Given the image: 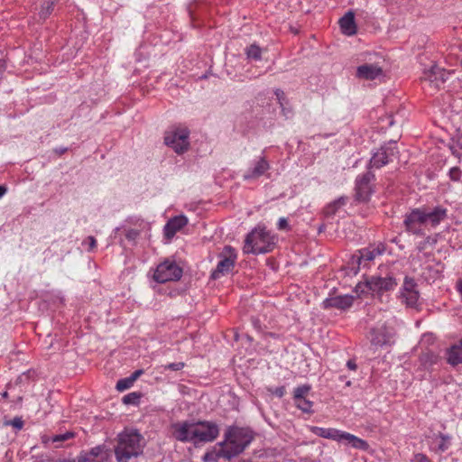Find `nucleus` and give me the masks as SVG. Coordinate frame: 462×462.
I'll list each match as a JSON object with an SVG mask.
<instances>
[{"instance_id":"obj_1","label":"nucleus","mask_w":462,"mask_h":462,"mask_svg":"<svg viewBox=\"0 0 462 462\" xmlns=\"http://www.w3.org/2000/svg\"><path fill=\"white\" fill-rule=\"evenodd\" d=\"M142 437L137 432H123L118 436L115 448L117 462H129L142 453Z\"/></svg>"},{"instance_id":"obj_2","label":"nucleus","mask_w":462,"mask_h":462,"mask_svg":"<svg viewBox=\"0 0 462 462\" xmlns=\"http://www.w3.org/2000/svg\"><path fill=\"white\" fill-rule=\"evenodd\" d=\"M273 237L264 229H254L250 232L245 241L243 251L245 254H265L274 248Z\"/></svg>"},{"instance_id":"obj_3","label":"nucleus","mask_w":462,"mask_h":462,"mask_svg":"<svg viewBox=\"0 0 462 462\" xmlns=\"http://www.w3.org/2000/svg\"><path fill=\"white\" fill-rule=\"evenodd\" d=\"M365 286L374 294L382 295L384 292L393 290L397 286V282L393 273H386L385 275L374 274L365 278L363 283H358L356 287V291L364 290L363 286Z\"/></svg>"},{"instance_id":"obj_4","label":"nucleus","mask_w":462,"mask_h":462,"mask_svg":"<svg viewBox=\"0 0 462 462\" xmlns=\"http://www.w3.org/2000/svg\"><path fill=\"white\" fill-rule=\"evenodd\" d=\"M189 132L186 128L169 131L165 134L164 143L177 153H182L189 148Z\"/></svg>"},{"instance_id":"obj_5","label":"nucleus","mask_w":462,"mask_h":462,"mask_svg":"<svg viewBox=\"0 0 462 462\" xmlns=\"http://www.w3.org/2000/svg\"><path fill=\"white\" fill-rule=\"evenodd\" d=\"M182 269L175 263L164 261L160 263L154 273L153 278L160 283H164L170 281H177L181 278Z\"/></svg>"},{"instance_id":"obj_6","label":"nucleus","mask_w":462,"mask_h":462,"mask_svg":"<svg viewBox=\"0 0 462 462\" xmlns=\"http://www.w3.org/2000/svg\"><path fill=\"white\" fill-rule=\"evenodd\" d=\"M220 256L222 259L219 261L216 270L211 274V277L214 280L218 279L221 275L229 273L233 270L236 259V254L234 249L229 245L224 247Z\"/></svg>"},{"instance_id":"obj_7","label":"nucleus","mask_w":462,"mask_h":462,"mask_svg":"<svg viewBox=\"0 0 462 462\" xmlns=\"http://www.w3.org/2000/svg\"><path fill=\"white\" fill-rule=\"evenodd\" d=\"M192 434L195 439V443L201 441H212L218 435V428L214 423L199 422L194 424V430Z\"/></svg>"},{"instance_id":"obj_8","label":"nucleus","mask_w":462,"mask_h":462,"mask_svg":"<svg viewBox=\"0 0 462 462\" xmlns=\"http://www.w3.org/2000/svg\"><path fill=\"white\" fill-rule=\"evenodd\" d=\"M110 457V449L105 445H99L88 452L81 453L77 457V462H107Z\"/></svg>"},{"instance_id":"obj_9","label":"nucleus","mask_w":462,"mask_h":462,"mask_svg":"<svg viewBox=\"0 0 462 462\" xmlns=\"http://www.w3.org/2000/svg\"><path fill=\"white\" fill-rule=\"evenodd\" d=\"M450 74L449 71L433 65L430 69L424 71L422 79L429 81L431 87L439 89L448 80Z\"/></svg>"},{"instance_id":"obj_10","label":"nucleus","mask_w":462,"mask_h":462,"mask_svg":"<svg viewBox=\"0 0 462 462\" xmlns=\"http://www.w3.org/2000/svg\"><path fill=\"white\" fill-rule=\"evenodd\" d=\"M374 174L370 171L365 173L360 179L356 180V199L361 202H366L372 194L371 180L374 179Z\"/></svg>"},{"instance_id":"obj_11","label":"nucleus","mask_w":462,"mask_h":462,"mask_svg":"<svg viewBox=\"0 0 462 462\" xmlns=\"http://www.w3.org/2000/svg\"><path fill=\"white\" fill-rule=\"evenodd\" d=\"M425 225L424 208H415L408 214L404 220L406 230L415 235H421V229L417 225Z\"/></svg>"},{"instance_id":"obj_12","label":"nucleus","mask_w":462,"mask_h":462,"mask_svg":"<svg viewBox=\"0 0 462 462\" xmlns=\"http://www.w3.org/2000/svg\"><path fill=\"white\" fill-rule=\"evenodd\" d=\"M172 435L180 441H192L195 443L193 437L194 423L188 421L174 423L171 426Z\"/></svg>"},{"instance_id":"obj_13","label":"nucleus","mask_w":462,"mask_h":462,"mask_svg":"<svg viewBox=\"0 0 462 462\" xmlns=\"http://www.w3.org/2000/svg\"><path fill=\"white\" fill-rule=\"evenodd\" d=\"M423 208L425 213V225L430 224L431 226H437L448 217L447 208L441 206H437L433 208Z\"/></svg>"},{"instance_id":"obj_14","label":"nucleus","mask_w":462,"mask_h":462,"mask_svg":"<svg viewBox=\"0 0 462 462\" xmlns=\"http://www.w3.org/2000/svg\"><path fill=\"white\" fill-rule=\"evenodd\" d=\"M187 224L188 218L183 215L171 218L164 226L165 237L169 240L171 239Z\"/></svg>"},{"instance_id":"obj_15","label":"nucleus","mask_w":462,"mask_h":462,"mask_svg":"<svg viewBox=\"0 0 462 462\" xmlns=\"http://www.w3.org/2000/svg\"><path fill=\"white\" fill-rule=\"evenodd\" d=\"M382 75V68L374 64H364L356 69V77L361 79L373 80Z\"/></svg>"},{"instance_id":"obj_16","label":"nucleus","mask_w":462,"mask_h":462,"mask_svg":"<svg viewBox=\"0 0 462 462\" xmlns=\"http://www.w3.org/2000/svg\"><path fill=\"white\" fill-rule=\"evenodd\" d=\"M354 297L350 295H340L336 297L328 298L323 301L325 309L337 308L339 310H346L352 306Z\"/></svg>"},{"instance_id":"obj_17","label":"nucleus","mask_w":462,"mask_h":462,"mask_svg":"<svg viewBox=\"0 0 462 462\" xmlns=\"http://www.w3.org/2000/svg\"><path fill=\"white\" fill-rule=\"evenodd\" d=\"M339 25L344 34L354 35L356 33V25L355 23V14L352 11L347 12L339 20Z\"/></svg>"},{"instance_id":"obj_18","label":"nucleus","mask_w":462,"mask_h":462,"mask_svg":"<svg viewBox=\"0 0 462 462\" xmlns=\"http://www.w3.org/2000/svg\"><path fill=\"white\" fill-rule=\"evenodd\" d=\"M310 430L321 438L328 439L332 440H337L339 436V430L337 429H330V428H320L317 426H310Z\"/></svg>"},{"instance_id":"obj_19","label":"nucleus","mask_w":462,"mask_h":462,"mask_svg":"<svg viewBox=\"0 0 462 462\" xmlns=\"http://www.w3.org/2000/svg\"><path fill=\"white\" fill-rule=\"evenodd\" d=\"M248 444V441L240 444L237 443L236 439H231L228 443L226 445V449L224 451V457L227 458H231L235 456H237L238 454L242 453L244 449L245 448L246 445Z\"/></svg>"},{"instance_id":"obj_20","label":"nucleus","mask_w":462,"mask_h":462,"mask_svg":"<svg viewBox=\"0 0 462 462\" xmlns=\"http://www.w3.org/2000/svg\"><path fill=\"white\" fill-rule=\"evenodd\" d=\"M371 343L374 346H383L390 342L391 336L385 328L373 329L371 331Z\"/></svg>"},{"instance_id":"obj_21","label":"nucleus","mask_w":462,"mask_h":462,"mask_svg":"<svg viewBox=\"0 0 462 462\" xmlns=\"http://www.w3.org/2000/svg\"><path fill=\"white\" fill-rule=\"evenodd\" d=\"M448 363L452 366L462 364V342L452 346L448 351Z\"/></svg>"},{"instance_id":"obj_22","label":"nucleus","mask_w":462,"mask_h":462,"mask_svg":"<svg viewBox=\"0 0 462 462\" xmlns=\"http://www.w3.org/2000/svg\"><path fill=\"white\" fill-rule=\"evenodd\" d=\"M269 169V163L264 158H261L256 165L245 175V179H255L263 175Z\"/></svg>"},{"instance_id":"obj_23","label":"nucleus","mask_w":462,"mask_h":462,"mask_svg":"<svg viewBox=\"0 0 462 462\" xmlns=\"http://www.w3.org/2000/svg\"><path fill=\"white\" fill-rule=\"evenodd\" d=\"M388 162V154L386 151L381 150L374 154L370 161L371 167L380 168Z\"/></svg>"},{"instance_id":"obj_24","label":"nucleus","mask_w":462,"mask_h":462,"mask_svg":"<svg viewBox=\"0 0 462 462\" xmlns=\"http://www.w3.org/2000/svg\"><path fill=\"white\" fill-rule=\"evenodd\" d=\"M402 298L408 307L414 308L419 300V291L402 292Z\"/></svg>"},{"instance_id":"obj_25","label":"nucleus","mask_w":462,"mask_h":462,"mask_svg":"<svg viewBox=\"0 0 462 462\" xmlns=\"http://www.w3.org/2000/svg\"><path fill=\"white\" fill-rule=\"evenodd\" d=\"M381 251L379 249H374V250H368L364 249L360 251V256H358L357 262L358 263H361V261H372L375 258L376 255L381 254Z\"/></svg>"},{"instance_id":"obj_26","label":"nucleus","mask_w":462,"mask_h":462,"mask_svg":"<svg viewBox=\"0 0 462 462\" xmlns=\"http://www.w3.org/2000/svg\"><path fill=\"white\" fill-rule=\"evenodd\" d=\"M295 399V402H296V406L301 410L303 412H306V413H311L312 412V405H313V402L307 400L306 398H294Z\"/></svg>"},{"instance_id":"obj_27","label":"nucleus","mask_w":462,"mask_h":462,"mask_svg":"<svg viewBox=\"0 0 462 462\" xmlns=\"http://www.w3.org/2000/svg\"><path fill=\"white\" fill-rule=\"evenodd\" d=\"M55 3L52 0H46L42 5V9L39 13L40 17L46 19L53 11Z\"/></svg>"},{"instance_id":"obj_28","label":"nucleus","mask_w":462,"mask_h":462,"mask_svg":"<svg viewBox=\"0 0 462 462\" xmlns=\"http://www.w3.org/2000/svg\"><path fill=\"white\" fill-rule=\"evenodd\" d=\"M246 54L248 58H252L254 60L261 59V49L259 46L255 44H252L246 51Z\"/></svg>"},{"instance_id":"obj_29","label":"nucleus","mask_w":462,"mask_h":462,"mask_svg":"<svg viewBox=\"0 0 462 462\" xmlns=\"http://www.w3.org/2000/svg\"><path fill=\"white\" fill-rule=\"evenodd\" d=\"M416 290V282L413 279L405 277L404 283H403V289L402 292H410V291H415Z\"/></svg>"},{"instance_id":"obj_30","label":"nucleus","mask_w":462,"mask_h":462,"mask_svg":"<svg viewBox=\"0 0 462 462\" xmlns=\"http://www.w3.org/2000/svg\"><path fill=\"white\" fill-rule=\"evenodd\" d=\"M134 382L130 377L121 379L116 383V389L120 392L125 391L130 388L133 385Z\"/></svg>"},{"instance_id":"obj_31","label":"nucleus","mask_w":462,"mask_h":462,"mask_svg":"<svg viewBox=\"0 0 462 462\" xmlns=\"http://www.w3.org/2000/svg\"><path fill=\"white\" fill-rule=\"evenodd\" d=\"M140 399V394L136 393H131L123 397V402L125 404H135Z\"/></svg>"},{"instance_id":"obj_32","label":"nucleus","mask_w":462,"mask_h":462,"mask_svg":"<svg viewBox=\"0 0 462 462\" xmlns=\"http://www.w3.org/2000/svg\"><path fill=\"white\" fill-rule=\"evenodd\" d=\"M310 386L303 384L299 386L294 391V398H305V395L310 392Z\"/></svg>"},{"instance_id":"obj_33","label":"nucleus","mask_w":462,"mask_h":462,"mask_svg":"<svg viewBox=\"0 0 462 462\" xmlns=\"http://www.w3.org/2000/svg\"><path fill=\"white\" fill-rule=\"evenodd\" d=\"M75 436V433L72 432V431H67L66 433L64 434H58V435H55L52 437V441L53 442H61V441H66L69 439H72L74 438Z\"/></svg>"},{"instance_id":"obj_34","label":"nucleus","mask_w":462,"mask_h":462,"mask_svg":"<svg viewBox=\"0 0 462 462\" xmlns=\"http://www.w3.org/2000/svg\"><path fill=\"white\" fill-rule=\"evenodd\" d=\"M352 447L354 448L360 449V450H367L369 448L368 443L365 440H364L358 437H356L355 439V440L352 444Z\"/></svg>"},{"instance_id":"obj_35","label":"nucleus","mask_w":462,"mask_h":462,"mask_svg":"<svg viewBox=\"0 0 462 462\" xmlns=\"http://www.w3.org/2000/svg\"><path fill=\"white\" fill-rule=\"evenodd\" d=\"M356 438V436H355L353 434H350L348 432H343V431L339 430V436H338V439H337V441L346 440L348 444H350L352 446Z\"/></svg>"},{"instance_id":"obj_36","label":"nucleus","mask_w":462,"mask_h":462,"mask_svg":"<svg viewBox=\"0 0 462 462\" xmlns=\"http://www.w3.org/2000/svg\"><path fill=\"white\" fill-rule=\"evenodd\" d=\"M4 425H5V426L12 425L14 428H15L17 430H21L23 427V420L21 418L15 417L12 420L5 421Z\"/></svg>"},{"instance_id":"obj_37","label":"nucleus","mask_w":462,"mask_h":462,"mask_svg":"<svg viewBox=\"0 0 462 462\" xmlns=\"http://www.w3.org/2000/svg\"><path fill=\"white\" fill-rule=\"evenodd\" d=\"M184 366H185V364L183 362L171 363L165 366V369H170L172 371H179V370H181Z\"/></svg>"},{"instance_id":"obj_38","label":"nucleus","mask_w":462,"mask_h":462,"mask_svg":"<svg viewBox=\"0 0 462 462\" xmlns=\"http://www.w3.org/2000/svg\"><path fill=\"white\" fill-rule=\"evenodd\" d=\"M274 94H275V96L277 97V100H278L282 109H283V105H284L283 101L285 100V94H284V92L282 89L278 88V89H276L274 91Z\"/></svg>"},{"instance_id":"obj_39","label":"nucleus","mask_w":462,"mask_h":462,"mask_svg":"<svg viewBox=\"0 0 462 462\" xmlns=\"http://www.w3.org/2000/svg\"><path fill=\"white\" fill-rule=\"evenodd\" d=\"M412 462H431L430 459L422 453H418L414 456Z\"/></svg>"},{"instance_id":"obj_40","label":"nucleus","mask_w":462,"mask_h":462,"mask_svg":"<svg viewBox=\"0 0 462 462\" xmlns=\"http://www.w3.org/2000/svg\"><path fill=\"white\" fill-rule=\"evenodd\" d=\"M278 228L280 230H284L289 228L288 221L285 217H281L278 221Z\"/></svg>"},{"instance_id":"obj_41","label":"nucleus","mask_w":462,"mask_h":462,"mask_svg":"<svg viewBox=\"0 0 462 462\" xmlns=\"http://www.w3.org/2000/svg\"><path fill=\"white\" fill-rule=\"evenodd\" d=\"M337 208H339L337 206L333 207V203H331L326 208L325 212L327 215H334Z\"/></svg>"},{"instance_id":"obj_42","label":"nucleus","mask_w":462,"mask_h":462,"mask_svg":"<svg viewBox=\"0 0 462 462\" xmlns=\"http://www.w3.org/2000/svg\"><path fill=\"white\" fill-rule=\"evenodd\" d=\"M273 394H275L276 396L278 397H282L285 393V387L284 386H280V387H277L273 392Z\"/></svg>"},{"instance_id":"obj_43","label":"nucleus","mask_w":462,"mask_h":462,"mask_svg":"<svg viewBox=\"0 0 462 462\" xmlns=\"http://www.w3.org/2000/svg\"><path fill=\"white\" fill-rule=\"evenodd\" d=\"M87 242L88 243V249L92 250L96 246V239L94 236H88L87 238Z\"/></svg>"},{"instance_id":"obj_44","label":"nucleus","mask_w":462,"mask_h":462,"mask_svg":"<svg viewBox=\"0 0 462 462\" xmlns=\"http://www.w3.org/2000/svg\"><path fill=\"white\" fill-rule=\"evenodd\" d=\"M139 233L135 230H130L127 234H126V237L130 240H133V239H135L137 236H138Z\"/></svg>"},{"instance_id":"obj_45","label":"nucleus","mask_w":462,"mask_h":462,"mask_svg":"<svg viewBox=\"0 0 462 462\" xmlns=\"http://www.w3.org/2000/svg\"><path fill=\"white\" fill-rule=\"evenodd\" d=\"M345 204H346V199L342 197L333 202V207L337 206L338 208H340L341 206H343Z\"/></svg>"},{"instance_id":"obj_46","label":"nucleus","mask_w":462,"mask_h":462,"mask_svg":"<svg viewBox=\"0 0 462 462\" xmlns=\"http://www.w3.org/2000/svg\"><path fill=\"white\" fill-rule=\"evenodd\" d=\"M448 439L447 437H442V442L439 444V448L442 451H445L448 448V446L446 444V440Z\"/></svg>"},{"instance_id":"obj_47","label":"nucleus","mask_w":462,"mask_h":462,"mask_svg":"<svg viewBox=\"0 0 462 462\" xmlns=\"http://www.w3.org/2000/svg\"><path fill=\"white\" fill-rule=\"evenodd\" d=\"M143 374V371H142V370H136L135 372H134V373L132 374V375L130 376V378H131V380H132L133 382H134V381L139 377V375H140V374Z\"/></svg>"},{"instance_id":"obj_48","label":"nucleus","mask_w":462,"mask_h":462,"mask_svg":"<svg viewBox=\"0 0 462 462\" xmlns=\"http://www.w3.org/2000/svg\"><path fill=\"white\" fill-rule=\"evenodd\" d=\"M346 365H347V367L350 370H354L355 371L357 368L356 364L353 360H348L347 363H346Z\"/></svg>"},{"instance_id":"obj_49","label":"nucleus","mask_w":462,"mask_h":462,"mask_svg":"<svg viewBox=\"0 0 462 462\" xmlns=\"http://www.w3.org/2000/svg\"><path fill=\"white\" fill-rule=\"evenodd\" d=\"M457 173H458V170L457 168L451 169L450 175H451L452 179H454V180L457 179Z\"/></svg>"},{"instance_id":"obj_50","label":"nucleus","mask_w":462,"mask_h":462,"mask_svg":"<svg viewBox=\"0 0 462 462\" xmlns=\"http://www.w3.org/2000/svg\"><path fill=\"white\" fill-rule=\"evenodd\" d=\"M6 192V188L5 186L0 185V198L3 197Z\"/></svg>"},{"instance_id":"obj_51","label":"nucleus","mask_w":462,"mask_h":462,"mask_svg":"<svg viewBox=\"0 0 462 462\" xmlns=\"http://www.w3.org/2000/svg\"><path fill=\"white\" fill-rule=\"evenodd\" d=\"M4 69H5V63L2 60H0V72L3 71Z\"/></svg>"},{"instance_id":"obj_52","label":"nucleus","mask_w":462,"mask_h":462,"mask_svg":"<svg viewBox=\"0 0 462 462\" xmlns=\"http://www.w3.org/2000/svg\"><path fill=\"white\" fill-rule=\"evenodd\" d=\"M1 397L2 398H7L8 397V393L7 392H4L2 393H0Z\"/></svg>"},{"instance_id":"obj_53","label":"nucleus","mask_w":462,"mask_h":462,"mask_svg":"<svg viewBox=\"0 0 462 462\" xmlns=\"http://www.w3.org/2000/svg\"><path fill=\"white\" fill-rule=\"evenodd\" d=\"M322 230H323V226H320V227H319V232H322Z\"/></svg>"},{"instance_id":"obj_54","label":"nucleus","mask_w":462,"mask_h":462,"mask_svg":"<svg viewBox=\"0 0 462 462\" xmlns=\"http://www.w3.org/2000/svg\"><path fill=\"white\" fill-rule=\"evenodd\" d=\"M460 63H461V65H462V60H461Z\"/></svg>"}]
</instances>
